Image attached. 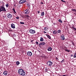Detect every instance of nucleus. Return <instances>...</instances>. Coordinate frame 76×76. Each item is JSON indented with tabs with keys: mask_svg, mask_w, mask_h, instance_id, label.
<instances>
[{
	"mask_svg": "<svg viewBox=\"0 0 76 76\" xmlns=\"http://www.w3.org/2000/svg\"><path fill=\"white\" fill-rule=\"evenodd\" d=\"M18 73L20 74V75H22L23 76H25V72H24L23 70L22 69H18Z\"/></svg>",
	"mask_w": 76,
	"mask_h": 76,
	"instance_id": "1",
	"label": "nucleus"
},
{
	"mask_svg": "<svg viewBox=\"0 0 76 76\" xmlns=\"http://www.w3.org/2000/svg\"><path fill=\"white\" fill-rule=\"evenodd\" d=\"M3 11L4 12V13H6L8 12V11H6V9L3 6H1L0 7V12Z\"/></svg>",
	"mask_w": 76,
	"mask_h": 76,
	"instance_id": "2",
	"label": "nucleus"
},
{
	"mask_svg": "<svg viewBox=\"0 0 76 76\" xmlns=\"http://www.w3.org/2000/svg\"><path fill=\"white\" fill-rule=\"evenodd\" d=\"M13 16V15H12L10 13H8L7 14V17L8 18L10 19L12 18Z\"/></svg>",
	"mask_w": 76,
	"mask_h": 76,
	"instance_id": "3",
	"label": "nucleus"
},
{
	"mask_svg": "<svg viewBox=\"0 0 76 76\" xmlns=\"http://www.w3.org/2000/svg\"><path fill=\"white\" fill-rule=\"evenodd\" d=\"M47 64L48 66H52L53 64V62L51 61H49L48 62H47Z\"/></svg>",
	"mask_w": 76,
	"mask_h": 76,
	"instance_id": "4",
	"label": "nucleus"
},
{
	"mask_svg": "<svg viewBox=\"0 0 76 76\" xmlns=\"http://www.w3.org/2000/svg\"><path fill=\"white\" fill-rule=\"evenodd\" d=\"M25 2H26V0H20L19 2V3L20 4H22L25 3Z\"/></svg>",
	"mask_w": 76,
	"mask_h": 76,
	"instance_id": "5",
	"label": "nucleus"
},
{
	"mask_svg": "<svg viewBox=\"0 0 76 76\" xmlns=\"http://www.w3.org/2000/svg\"><path fill=\"white\" fill-rule=\"evenodd\" d=\"M29 32L31 34H35V31L33 30L32 29H30L29 30Z\"/></svg>",
	"mask_w": 76,
	"mask_h": 76,
	"instance_id": "6",
	"label": "nucleus"
},
{
	"mask_svg": "<svg viewBox=\"0 0 76 76\" xmlns=\"http://www.w3.org/2000/svg\"><path fill=\"white\" fill-rule=\"evenodd\" d=\"M27 54L28 56H31L32 55V53L31 52L28 51L27 52Z\"/></svg>",
	"mask_w": 76,
	"mask_h": 76,
	"instance_id": "7",
	"label": "nucleus"
},
{
	"mask_svg": "<svg viewBox=\"0 0 76 76\" xmlns=\"http://www.w3.org/2000/svg\"><path fill=\"white\" fill-rule=\"evenodd\" d=\"M61 40H64L65 39V37L63 34H62L61 36Z\"/></svg>",
	"mask_w": 76,
	"mask_h": 76,
	"instance_id": "8",
	"label": "nucleus"
},
{
	"mask_svg": "<svg viewBox=\"0 0 76 76\" xmlns=\"http://www.w3.org/2000/svg\"><path fill=\"white\" fill-rule=\"evenodd\" d=\"M11 27L12 28H13V29H15V25L13 23H12L11 24Z\"/></svg>",
	"mask_w": 76,
	"mask_h": 76,
	"instance_id": "9",
	"label": "nucleus"
},
{
	"mask_svg": "<svg viewBox=\"0 0 76 76\" xmlns=\"http://www.w3.org/2000/svg\"><path fill=\"white\" fill-rule=\"evenodd\" d=\"M45 43L44 42H42L39 45V46H41V45H45Z\"/></svg>",
	"mask_w": 76,
	"mask_h": 76,
	"instance_id": "10",
	"label": "nucleus"
},
{
	"mask_svg": "<svg viewBox=\"0 0 76 76\" xmlns=\"http://www.w3.org/2000/svg\"><path fill=\"white\" fill-rule=\"evenodd\" d=\"M30 17L29 16V15H26L24 16V18H26V19H29V18Z\"/></svg>",
	"mask_w": 76,
	"mask_h": 76,
	"instance_id": "11",
	"label": "nucleus"
},
{
	"mask_svg": "<svg viewBox=\"0 0 76 76\" xmlns=\"http://www.w3.org/2000/svg\"><path fill=\"white\" fill-rule=\"evenodd\" d=\"M53 34L54 35H56V34H57L58 33H57V31L56 30H55L53 31Z\"/></svg>",
	"mask_w": 76,
	"mask_h": 76,
	"instance_id": "12",
	"label": "nucleus"
},
{
	"mask_svg": "<svg viewBox=\"0 0 76 76\" xmlns=\"http://www.w3.org/2000/svg\"><path fill=\"white\" fill-rule=\"evenodd\" d=\"M3 74L4 75H5V76L7 75V71H5L3 73Z\"/></svg>",
	"mask_w": 76,
	"mask_h": 76,
	"instance_id": "13",
	"label": "nucleus"
},
{
	"mask_svg": "<svg viewBox=\"0 0 76 76\" xmlns=\"http://www.w3.org/2000/svg\"><path fill=\"white\" fill-rule=\"evenodd\" d=\"M46 35L48 37V38H49V39H51V36H50L47 34H46Z\"/></svg>",
	"mask_w": 76,
	"mask_h": 76,
	"instance_id": "14",
	"label": "nucleus"
},
{
	"mask_svg": "<svg viewBox=\"0 0 76 76\" xmlns=\"http://www.w3.org/2000/svg\"><path fill=\"white\" fill-rule=\"evenodd\" d=\"M29 10H27L26 12H25V15H28L29 13Z\"/></svg>",
	"mask_w": 76,
	"mask_h": 76,
	"instance_id": "15",
	"label": "nucleus"
},
{
	"mask_svg": "<svg viewBox=\"0 0 76 76\" xmlns=\"http://www.w3.org/2000/svg\"><path fill=\"white\" fill-rule=\"evenodd\" d=\"M48 50L49 51H51L52 50V48L50 47H48Z\"/></svg>",
	"mask_w": 76,
	"mask_h": 76,
	"instance_id": "16",
	"label": "nucleus"
},
{
	"mask_svg": "<svg viewBox=\"0 0 76 76\" xmlns=\"http://www.w3.org/2000/svg\"><path fill=\"white\" fill-rule=\"evenodd\" d=\"M16 64L17 66H19V65L20 64V62L19 61H17L16 62Z\"/></svg>",
	"mask_w": 76,
	"mask_h": 76,
	"instance_id": "17",
	"label": "nucleus"
},
{
	"mask_svg": "<svg viewBox=\"0 0 76 76\" xmlns=\"http://www.w3.org/2000/svg\"><path fill=\"white\" fill-rule=\"evenodd\" d=\"M58 33L59 34H60L61 32V31L60 30H58L57 31Z\"/></svg>",
	"mask_w": 76,
	"mask_h": 76,
	"instance_id": "18",
	"label": "nucleus"
},
{
	"mask_svg": "<svg viewBox=\"0 0 76 76\" xmlns=\"http://www.w3.org/2000/svg\"><path fill=\"white\" fill-rule=\"evenodd\" d=\"M40 41L42 42L44 41V39L42 37H40Z\"/></svg>",
	"mask_w": 76,
	"mask_h": 76,
	"instance_id": "19",
	"label": "nucleus"
},
{
	"mask_svg": "<svg viewBox=\"0 0 76 76\" xmlns=\"http://www.w3.org/2000/svg\"><path fill=\"white\" fill-rule=\"evenodd\" d=\"M44 15V12H43L41 13V16H43Z\"/></svg>",
	"mask_w": 76,
	"mask_h": 76,
	"instance_id": "20",
	"label": "nucleus"
},
{
	"mask_svg": "<svg viewBox=\"0 0 76 76\" xmlns=\"http://www.w3.org/2000/svg\"><path fill=\"white\" fill-rule=\"evenodd\" d=\"M12 10L13 12H15V14H16L17 13L16 12V11H15V8H13Z\"/></svg>",
	"mask_w": 76,
	"mask_h": 76,
	"instance_id": "21",
	"label": "nucleus"
},
{
	"mask_svg": "<svg viewBox=\"0 0 76 76\" xmlns=\"http://www.w3.org/2000/svg\"><path fill=\"white\" fill-rule=\"evenodd\" d=\"M5 6L6 7H9V3H7L6 4Z\"/></svg>",
	"mask_w": 76,
	"mask_h": 76,
	"instance_id": "22",
	"label": "nucleus"
},
{
	"mask_svg": "<svg viewBox=\"0 0 76 76\" xmlns=\"http://www.w3.org/2000/svg\"><path fill=\"white\" fill-rule=\"evenodd\" d=\"M27 5V6L28 7V8H29V9H30V5H29V4H26Z\"/></svg>",
	"mask_w": 76,
	"mask_h": 76,
	"instance_id": "23",
	"label": "nucleus"
},
{
	"mask_svg": "<svg viewBox=\"0 0 76 76\" xmlns=\"http://www.w3.org/2000/svg\"><path fill=\"white\" fill-rule=\"evenodd\" d=\"M71 10L73 12H75L76 11V10L75 9H72Z\"/></svg>",
	"mask_w": 76,
	"mask_h": 76,
	"instance_id": "24",
	"label": "nucleus"
},
{
	"mask_svg": "<svg viewBox=\"0 0 76 76\" xmlns=\"http://www.w3.org/2000/svg\"><path fill=\"white\" fill-rule=\"evenodd\" d=\"M74 58H76V53H75L74 54Z\"/></svg>",
	"mask_w": 76,
	"mask_h": 76,
	"instance_id": "25",
	"label": "nucleus"
},
{
	"mask_svg": "<svg viewBox=\"0 0 76 76\" xmlns=\"http://www.w3.org/2000/svg\"><path fill=\"white\" fill-rule=\"evenodd\" d=\"M58 21L59 22H60L61 23H63V22L62 20H61V19H59Z\"/></svg>",
	"mask_w": 76,
	"mask_h": 76,
	"instance_id": "26",
	"label": "nucleus"
},
{
	"mask_svg": "<svg viewBox=\"0 0 76 76\" xmlns=\"http://www.w3.org/2000/svg\"><path fill=\"white\" fill-rule=\"evenodd\" d=\"M20 24H23H23H24L25 23H24V22H20Z\"/></svg>",
	"mask_w": 76,
	"mask_h": 76,
	"instance_id": "27",
	"label": "nucleus"
},
{
	"mask_svg": "<svg viewBox=\"0 0 76 76\" xmlns=\"http://www.w3.org/2000/svg\"><path fill=\"white\" fill-rule=\"evenodd\" d=\"M66 51H67V52H70V51L69 50L67 49L66 50Z\"/></svg>",
	"mask_w": 76,
	"mask_h": 76,
	"instance_id": "28",
	"label": "nucleus"
},
{
	"mask_svg": "<svg viewBox=\"0 0 76 76\" xmlns=\"http://www.w3.org/2000/svg\"><path fill=\"white\" fill-rule=\"evenodd\" d=\"M61 1H62V2H63V3H66V1H64L63 0H61Z\"/></svg>",
	"mask_w": 76,
	"mask_h": 76,
	"instance_id": "29",
	"label": "nucleus"
},
{
	"mask_svg": "<svg viewBox=\"0 0 76 76\" xmlns=\"http://www.w3.org/2000/svg\"><path fill=\"white\" fill-rule=\"evenodd\" d=\"M64 50H65V51H66V50H67V47H64Z\"/></svg>",
	"mask_w": 76,
	"mask_h": 76,
	"instance_id": "30",
	"label": "nucleus"
},
{
	"mask_svg": "<svg viewBox=\"0 0 76 76\" xmlns=\"http://www.w3.org/2000/svg\"><path fill=\"white\" fill-rule=\"evenodd\" d=\"M64 59H63L61 61V63H64Z\"/></svg>",
	"mask_w": 76,
	"mask_h": 76,
	"instance_id": "31",
	"label": "nucleus"
},
{
	"mask_svg": "<svg viewBox=\"0 0 76 76\" xmlns=\"http://www.w3.org/2000/svg\"><path fill=\"white\" fill-rule=\"evenodd\" d=\"M72 45L75 46V44L74 43V42H72Z\"/></svg>",
	"mask_w": 76,
	"mask_h": 76,
	"instance_id": "32",
	"label": "nucleus"
},
{
	"mask_svg": "<svg viewBox=\"0 0 76 76\" xmlns=\"http://www.w3.org/2000/svg\"><path fill=\"white\" fill-rule=\"evenodd\" d=\"M16 18L17 19H19V17L17 16L16 17Z\"/></svg>",
	"mask_w": 76,
	"mask_h": 76,
	"instance_id": "33",
	"label": "nucleus"
},
{
	"mask_svg": "<svg viewBox=\"0 0 76 76\" xmlns=\"http://www.w3.org/2000/svg\"><path fill=\"white\" fill-rule=\"evenodd\" d=\"M44 58H47V57L46 56H44Z\"/></svg>",
	"mask_w": 76,
	"mask_h": 76,
	"instance_id": "34",
	"label": "nucleus"
},
{
	"mask_svg": "<svg viewBox=\"0 0 76 76\" xmlns=\"http://www.w3.org/2000/svg\"><path fill=\"white\" fill-rule=\"evenodd\" d=\"M36 44H38V42L37 41H36Z\"/></svg>",
	"mask_w": 76,
	"mask_h": 76,
	"instance_id": "35",
	"label": "nucleus"
},
{
	"mask_svg": "<svg viewBox=\"0 0 76 76\" xmlns=\"http://www.w3.org/2000/svg\"><path fill=\"white\" fill-rule=\"evenodd\" d=\"M44 29L45 31H46L47 30V29L46 28H44Z\"/></svg>",
	"mask_w": 76,
	"mask_h": 76,
	"instance_id": "36",
	"label": "nucleus"
},
{
	"mask_svg": "<svg viewBox=\"0 0 76 76\" xmlns=\"http://www.w3.org/2000/svg\"><path fill=\"white\" fill-rule=\"evenodd\" d=\"M43 33H45V34H46V33H47V32L45 31H43Z\"/></svg>",
	"mask_w": 76,
	"mask_h": 76,
	"instance_id": "37",
	"label": "nucleus"
},
{
	"mask_svg": "<svg viewBox=\"0 0 76 76\" xmlns=\"http://www.w3.org/2000/svg\"><path fill=\"white\" fill-rule=\"evenodd\" d=\"M26 11H28V9H27L26 10H25L24 11L25 12H26Z\"/></svg>",
	"mask_w": 76,
	"mask_h": 76,
	"instance_id": "38",
	"label": "nucleus"
},
{
	"mask_svg": "<svg viewBox=\"0 0 76 76\" xmlns=\"http://www.w3.org/2000/svg\"><path fill=\"white\" fill-rule=\"evenodd\" d=\"M37 12H38V14H39V13L40 12L39 11H37Z\"/></svg>",
	"mask_w": 76,
	"mask_h": 76,
	"instance_id": "39",
	"label": "nucleus"
},
{
	"mask_svg": "<svg viewBox=\"0 0 76 76\" xmlns=\"http://www.w3.org/2000/svg\"><path fill=\"white\" fill-rule=\"evenodd\" d=\"M73 55H71V57H73Z\"/></svg>",
	"mask_w": 76,
	"mask_h": 76,
	"instance_id": "40",
	"label": "nucleus"
},
{
	"mask_svg": "<svg viewBox=\"0 0 76 76\" xmlns=\"http://www.w3.org/2000/svg\"><path fill=\"white\" fill-rule=\"evenodd\" d=\"M33 41H34V40H31V42H33Z\"/></svg>",
	"mask_w": 76,
	"mask_h": 76,
	"instance_id": "41",
	"label": "nucleus"
},
{
	"mask_svg": "<svg viewBox=\"0 0 76 76\" xmlns=\"http://www.w3.org/2000/svg\"><path fill=\"white\" fill-rule=\"evenodd\" d=\"M41 4H44V3L41 2Z\"/></svg>",
	"mask_w": 76,
	"mask_h": 76,
	"instance_id": "42",
	"label": "nucleus"
},
{
	"mask_svg": "<svg viewBox=\"0 0 76 76\" xmlns=\"http://www.w3.org/2000/svg\"><path fill=\"white\" fill-rule=\"evenodd\" d=\"M44 56H42V58H44Z\"/></svg>",
	"mask_w": 76,
	"mask_h": 76,
	"instance_id": "43",
	"label": "nucleus"
},
{
	"mask_svg": "<svg viewBox=\"0 0 76 76\" xmlns=\"http://www.w3.org/2000/svg\"><path fill=\"white\" fill-rule=\"evenodd\" d=\"M72 28H73V29H74V28H75L73 26H72Z\"/></svg>",
	"mask_w": 76,
	"mask_h": 76,
	"instance_id": "44",
	"label": "nucleus"
},
{
	"mask_svg": "<svg viewBox=\"0 0 76 76\" xmlns=\"http://www.w3.org/2000/svg\"><path fill=\"white\" fill-rule=\"evenodd\" d=\"M74 14L75 15H76V13H74Z\"/></svg>",
	"mask_w": 76,
	"mask_h": 76,
	"instance_id": "45",
	"label": "nucleus"
},
{
	"mask_svg": "<svg viewBox=\"0 0 76 76\" xmlns=\"http://www.w3.org/2000/svg\"><path fill=\"white\" fill-rule=\"evenodd\" d=\"M75 13H76V10H75Z\"/></svg>",
	"mask_w": 76,
	"mask_h": 76,
	"instance_id": "46",
	"label": "nucleus"
}]
</instances>
